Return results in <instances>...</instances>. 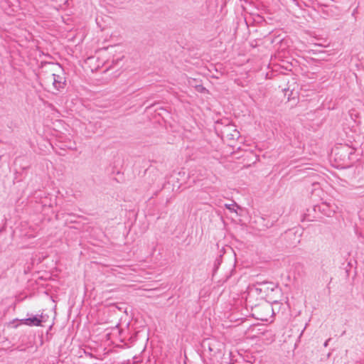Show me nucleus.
<instances>
[{"label":"nucleus","instance_id":"obj_1","mask_svg":"<svg viewBox=\"0 0 364 364\" xmlns=\"http://www.w3.org/2000/svg\"><path fill=\"white\" fill-rule=\"evenodd\" d=\"M45 68L47 73H50L46 78L47 82H51L56 90L63 89L66 80L62 67L59 64L48 63Z\"/></svg>","mask_w":364,"mask_h":364},{"label":"nucleus","instance_id":"obj_2","mask_svg":"<svg viewBox=\"0 0 364 364\" xmlns=\"http://www.w3.org/2000/svg\"><path fill=\"white\" fill-rule=\"evenodd\" d=\"M275 288L276 285L272 282H264L257 283L248 287L247 296L250 297L256 294L261 297H264L269 291H273Z\"/></svg>","mask_w":364,"mask_h":364},{"label":"nucleus","instance_id":"obj_3","mask_svg":"<svg viewBox=\"0 0 364 364\" xmlns=\"http://www.w3.org/2000/svg\"><path fill=\"white\" fill-rule=\"evenodd\" d=\"M328 208V211L326 212V215L328 217L333 215L338 210V207L334 203L324 202L320 206L321 211H326V208Z\"/></svg>","mask_w":364,"mask_h":364},{"label":"nucleus","instance_id":"obj_4","mask_svg":"<svg viewBox=\"0 0 364 364\" xmlns=\"http://www.w3.org/2000/svg\"><path fill=\"white\" fill-rule=\"evenodd\" d=\"M41 318L42 316L38 317L37 316H34L31 318L23 319L22 323L30 326H38L41 325Z\"/></svg>","mask_w":364,"mask_h":364},{"label":"nucleus","instance_id":"obj_5","mask_svg":"<svg viewBox=\"0 0 364 364\" xmlns=\"http://www.w3.org/2000/svg\"><path fill=\"white\" fill-rule=\"evenodd\" d=\"M260 309L267 311L268 314L272 313V309L269 304H267L265 305H263V306H260Z\"/></svg>","mask_w":364,"mask_h":364},{"label":"nucleus","instance_id":"obj_6","mask_svg":"<svg viewBox=\"0 0 364 364\" xmlns=\"http://www.w3.org/2000/svg\"><path fill=\"white\" fill-rule=\"evenodd\" d=\"M225 206L229 210H230L232 212H236L235 209L234 208V206H236L235 203H234V204H225Z\"/></svg>","mask_w":364,"mask_h":364},{"label":"nucleus","instance_id":"obj_7","mask_svg":"<svg viewBox=\"0 0 364 364\" xmlns=\"http://www.w3.org/2000/svg\"><path fill=\"white\" fill-rule=\"evenodd\" d=\"M341 151L342 153L348 152L349 154H353V150L350 148L347 147V146H345V147L342 148Z\"/></svg>","mask_w":364,"mask_h":364},{"label":"nucleus","instance_id":"obj_8","mask_svg":"<svg viewBox=\"0 0 364 364\" xmlns=\"http://www.w3.org/2000/svg\"><path fill=\"white\" fill-rule=\"evenodd\" d=\"M259 319L262 321H268V318L266 316H261Z\"/></svg>","mask_w":364,"mask_h":364},{"label":"nucleus","instance_id":"obj_9","mask_svg":"<svg viewBox=\"0 0 364 364\" xmlns=\"http://www.w3.org/2000/svg\"><path fill=\"white\" fill-rule=\"evenodd\" d=\"M327 211H328V208H326V211H323V213H324V214L326 215V212H327Z\"/></svg>","mask_w":364,"mask_h":364},{"label":"nucleus","instance_id":"obj_10","mask_svg":"<svg viewBox=\"0 0 364 364\" xmlns=\"http://www.w3.org/2000/svg\"><path fill=\"white\" fill-rule=\"evenodd\" d=\"M327 345H328V341L325 342L324 346H327Z\"/></svg>","mask_w":364,"mask_h":364}]
</instances>
